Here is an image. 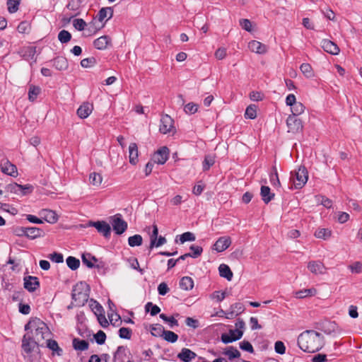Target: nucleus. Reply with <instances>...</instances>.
Returning a JSON list of instances; mask_svg holds the SVG:
<instances>
[{"label":"nucleus","instance_id":"obj_24","mask_svg":"<svg viewBox=\"0 0 362 362\" xmlns=\"http://www.w3.org/2000/svg\"><path fill=\"white\" fill-rule=\"evenodd\" d=\"M127 348L124 346H119L114 354L113 362H124L126 357Z\"/></svg>","mask_w":362,"mask_h":362},{"label":"nucleus","instance_id":"obj_59","mask_svg":"<svg viewBox=\"0 0 362 362\" xmlns=\"http://www.w3.org/2000/svg\"><path fill=\"white\" fill-rule=\"evenodd\" d=\"M96 64L95 57L85 58L81 61V65L83 68H88L94 66Z\"/></svg>","mask_w":362,"mask_h":362},{"label":"nucleus","instance_id":"obj_38","mask_svg":"<svg viewBox=\"0 0 362 362\" xmlns=\"http://www.w3.org/2000/svg\"><path fill=\"white\" fill-rule=\"evenodd\" d=\"M332 235V232L328 228H318L315 232V236L317 238L324 240L328 239Z\"/></svg>","mask_w":362,"mask_h":362},{"label":"nucleus","instance_id":"obj_3","mask_svg":"<svg viewBox=\"0 0 362 362\" xmlns=\"http://www.w3.org/2000/svg\"><path fill=\"white\" fill-rule=\"evenodd\" d=\"M30 334H25L21 340V349L23 351V356L27 362H33V359L31 354L36 351L41 356L40 347H44L45 343H39Z\"/></svg>","mask_w":362,"mask_h":362},{"label":"nucleus","instance_id":"obj_50","mask_svg":"<svg viewBox=\"0 0 362 362\" xmlns=\"http://www.w3.org/2000/svg\"><path fill=\"white\" fill-rule=\"evenodd\" d=\"M21 0H7L8 11L9 13H13L18 10V6Z\"/></svg>","mask_w":362,"mask_h":362},{"label":"nucleus","instance_id":"obj_2","mask_svg":"<svg viewBox=\"0 0 362 362\" xmlns=\"http://www.w3.org/2000/svg\"><path fill=\"white\" fill-rule=\"evenodd\" d=\"M24 329L26 334H30L39 343H45V339L52 334L47 325L38 317H31Z\"/></svg>","mask_w":362,"mask_h":362},{"label":"nucleus","instance_id":"obj_32","mask_svg":"<svg viewBox=\"0 0 362 362\" xmlns=\"http://www.w3.org/2000/svg\"><path fill=\"white\" fill-rule=\"evenodd\" d=\"M93 260L95 262H98V259H96L94 256H92L89 253L83 254L82 255V262L84 264H86L88 268H93L95 267H99V265L95 266L92 262Z\"/></svg>","mask_w":362,"mask_h":362},{"label":"nucleus","instance_id":"obj_49","mask_svg":"<svg viewBox=\"0 0 362 362\" xmlns=\"http://www.w3.org/2000/svg\"><path fill=\"white\" fill-rule=\"evenodd\" d=\"M103 180V177L100 174L92 173L89 175V181L94 186H99Z\"/></svg>","mask_w":362,"mask_h":362},{"label":"nucleus","instance_id":"obj_23","mask_svg":"<svg viewBox=\"0 0 362 362\" xmlns=\"http://www.w3.org/2000/svg\"><path fill=\"white\" fill-rule=\"evenodd\" d=\"M129 163L136 165L138 162V146L136 143H131L129 146Z\"/></svg>","mask_w":362,"mask_h":362},{"label":"nucleus","instance_id":"obj_60","mask_svg":"<svg viewBox=\"0 0 362 362\" xmlns=\"http://www.w3.org/2000/svg\"><path fill=\"white\" fill-rule=\"evenodd\" d=\"M194 240H195V235L191 232H185L180 236V241L181 243Z\"/></svg>","mask_w":362,"mask_h":362},{"label":"nucleus","instance_id":"obj_58","mask_svg":"<svg viewBox=\"0 0 362 362\" xmlns=\"http://www.w3.org/2000/svg\"><path fill=\"white\" fill-rule=\"evenodd\" d=\"M94 338L95 339V341L98 344L102 345L105 342L106 340V334L105 333L102 331L99 330L95 335Z\"/></svg>","mask_w":362,"mask_h":362},{"label":"nucleus","instance_id":"obj_44","mask_svg":"<svg viewBox=\"0 0 362 362\" xmlns=\"http://www.w3.org/2000/svg\"><path fill=\"white\" fill-rule=\"evenodd\" d=\"M145 310L146 312H150V314L152 316H155L160 312V308L157 305L153 304L151 302H148L146 304Z\"/></svg>","mask_w":362,"mask_h":362},{"label":"nucleus","instance_id":"obj_48","mask_svg":"<svg viewBox=\"0 0 362 362\" xmlns=\"http://www.w3.org/2000/svg\"><path fill=\"white\" fill-rule=\"evenodd\" d=\"M242 337V333L238 332L237 337H231L229 334H222L221 341L224 344H229L233 341H237Z\"/></svg>","mask_w":362,"mask_h":362},{"label":"nucleus","instance_id":"obj_9","mask_svg":"<svg viewBox=\"0 0 362 362\" xmlns=\"http://www.w3.org/2000/svg\"><path fill=\"white\" fill-rule=\"evenodd\" d=\"M169 152L170 151L166 146L159 148L153 156L152 160L153 163L160 165L164 164L168 159Z\"/></svg>","mask_w":362,"mask_h":362},{"label":"nucleus","instance_id":"obj_4","mask_svg":"<svg viewBox=\"0 0 362 362\" xmlns=\"http://www.w3.org/2000/svg\"><path fill=\"white\" fill-rule=\"evenodd\" d=\"M90 286L84 282L77 283L72 289L71 297L76 303V306H83L88 301L90 294Z\"/></svg>","mask_w":362,"mask_h":362},{"label":"nucleus","instance_id":"obj_52","mask_svg":"<svg viewBox=\"0 0 362 362\" xmlns=\"http://www.w3.org/2000/svg\"><path fill=\"white\" fill-rule=\"evenodd\" d=\"M300 69L305 77L310 78L313 76V69L309 64H302Z\"/></svg>","mask_w":362,"mask_h":362},{"label":"nucleus","instance_id":"obj_56","mask_svg":"<svg viewBox=\"0 0 362 362\" xmlns=\"http://www.w3.org/2000/svg\"><path fill=\"white\" fill-rule=\"evenodd\" d=\"M215 163L214 158L211 156H206L203 161V170H208Z\"/></svg>","mask_w":362,"mask_h":362},{"label":"nucleus","instance_id":"obj_19","mask_svg":"<svg viewBox=\"0 0 362 362\" xmlns=\"http://www.w3.org/2000/svg\"><path fill=\"white\" fill-rule=\"evenodd\" d=\"M248 48L250 51L257 54H264L267 51V47L265 45L256 40L250 41L248 43Z\"/></svg>","mask_w":362,"mask_h":362},{"label":"nucleus","instance_id":"obj_45","mask_svg":"<svg viewBox=\"0 0 362 362\" xmlns=\"http://www.w3.org/2000/svg\"><path fill=\"white\" fill-rule=\"evenodd\" d=\"M71 33L66 30H61L58 34V40L62 44L69 42L71 40Z\"/></svg>","mask_w":362,"mask_h":362},{"label":"nucleus","instance_id":"obj_37","mask_svg":"<svg viewBox=\"0 0 362 362\" xmlns=\"http://www.w3.org/2000/svg\"><path fill=\"white\" fill-rule=\"evenodd\" d=\"M151 334L154 337H163V334L165 332V329L163 325H161L160 324H156V325H151Z\"/></svg>","mask_w":362,"mask_h":362},{"label":"nucleus","instance_id":"obj_11","mask_svg":"<svg viewBox=\"0 0 362 362\" xmlns=\"http://www.w3.org/2000/svg\"><path fill=\"white\" fill-rule=\"evenodd\" d=\"M307 267L308 270L315 275L324 274L327 270L324 264L320 261H310Z\"/></svg>","mask_w":362,"mask_h":362},{"label":"nucleus","instance_id":"obj_26","mask_svg":"<svg viewBox=\"0 0 362 362\" xmlns=\"http://www.w3.org/2000/svg\"><path fill=\"white\" fill-rule=\"evenodd\" d=\"M45 344H46V347L52 350L53 352H55L58 356H61L62 354V349L59 346L57 341L54 339H51L49 337L45 339Z\"/></svg>","mask_w":362,"mask_h":362},{"label":"nucleus","instance_id":"obj_62","mask_svg":"<svg viewBox=\"0 0 362 362\" xmlns=\"http://www.w3.org/2000/svg\"><path fill=\"white\" fill-rule=\"evenodd\" d=\"M198 110V105L194 103H187L185 107L184 110L187 114H194L197 112Z\"/></svg>","mask_w":362,"mask_h":362},{"label":"nucleus","instance_id":"obj_64","mask_svg":"<svg viewBox=\"0 0 362 362\" xmlns=\"http://www.w3.org/2000/svg\"><path fill=\"white\" fill-rule=\"evenodd\" d=\"M349 268L352 273L360 274L362 272V263L360 262H356L353 264L349 265Z\"/></svg>","mask_w":362,"mask_h":362},{"label":"nucleus","instance_id":"obj_33","mask_svg":"<svg viewBox=\"0 0 362 362\" xmlns=\"http://www.w3.org/2000/svg\"><path fill=\"white\" fill-rule=\"evenodd\" d=\"M260 195L265 204H268L272 200L271 189L268 186L261 187Z\"/></svg>","mask_w":362,"mask_h":362},{"label":"nucleus","instance_id":"obj_14","mask_svg":"<svg viewBox=\"0 0 362 362\" xmlns=\"http://www.w3.org/2000/svg\"><path fill=\"white\" fill-rule=\"evenodd\" d=\"M7 188L11 192L18 193L21 192L24 195L32 192L33 189V187L30 185H21L17 183L8 185Z\"/></svg>","mask_w":362,"mask_h":362},{"label":"nucleus","instance_id":"obj_7","mask_svg":"<svg viewBox=\"0 0 362 362\" xmlns=\"http://www.w3.org/2000/svg\"><path fill=\"white\" fill-rule=\"evenodd\" d=\"M112 226L115 233L122 235L127 229V223L122 218L121 214H117L112 217Z\"/></svg>","mask_w":362,"mask_h":362},{"label":"nucleus","instance_id":"obj_51","mask_svg":"<svg viewBox=\"0 0 362 362\" xmlns=\"http://www.w3.org/2000/svg\"><path fill=\"white\" fill-rule=\"evenodd\" d=\"M45 219L50 223H54L57 221L58 217L54 211L52 210H46L45 214Z\"/></svg>","mask_w":362,"mask_h":362},{"label":"nucleus","instance_id":"obj_34","mask_svg":"<svg viewBox=\"0 0 362 362\" xmlns=\"http://www.w3.org/2000/svg\"><path fill=\"white\" fill-rule=\"evenodd\" d=\"M89 306L96 316L104 313L103 306L93 299H90Z\"/></svg>","mask_w":362,"mask_h":362},{"label":"nucleus","instance_id":"obj_29","mask_svg":"<svg viewBox=\"0 0 362 362\" xmlns=\"http://www.w3.org/2000/svg\"><path fill=\"white\" fill-rule=\"evenodd\" d=\"M179 284L182 290L189 291L194 287V281L189 276H184L180 279Z\"/></svg>","mask_w":362,"mask_h":362},{"label":"nucleus","instance_id":"obj_25","mask_svg":"<svg viewBox=\"0 0 362 362\" xmlns=\"http://www.w3.org/2000/svg\"><path fill=\"white\" fill-rule=\"evenodd\" d=\"M110 42V40L109 37L107 35H103L95 40L93 42V45L98 49H105L107 48Z\"/></svg>","mask_w":362,"mask_h":362},{"label":"nucleus","instance_id":"obj_5","mask_svg":"<svg viewBox=\"0 0 362 362\" xmlns=\"http://www.w3.org/2000/svg\"><path fill=\"white\" fill-rule=\"evenodd\" d=\"M308 178V170L305 166H300L294 173H291V180L296 189L302 188Z\"/></svg>","mask_w":362,"mask_h":362},{"label":"nucleus","instance_id":"obj_31","mask_svg":"<svg viewBox=\"0 0 362 362\" xmlns=\"http://www.w3.org/2000/svg\"><path fill=\"white\" fill-rule=\"evenodd\" d=\"M316 293L317 290L315 288H310L296 291L295 296L297 298H304L308 296H314Z\"/></svg>","mask_w":362,"mask_h":362},{"label":"nucleus","instance_id":"obj_42","mask_svg":"<svg viewBox=\"0 0 362 362\" xmlns=\"http://www.w3.org/2000/svg\"><path fill=\"white\" fill-rule=\"evenodd\" d=\"M163 338L168 342L175 343L178 339V335L170 330H165Z\"/></svg>","mask_w":362,"mask_h":362},{"label":"nucleus","instance_id":"obj_17","mask_svg":"<svg viewBox=\"0 0 362 362\" xmlns=\"http://www.w3.org/2000/svg\"><path fill=\"white\" fill-rule=\"evenodd\" d=\"M321 46L325 52L331 54L335 55L339 52V48L338 46L334 42L329 40H322L321 42Z\"/></svg>","mask_w":362,"mask_h":362},{"label":"nucleus","instance_id":"obj_43","mask_svg":"<svg viewBox=\"0 0 362 362\" xmlns=\"http://www.w3.org/2000/svg\"><path fill=\"white\" fill-rule=\"evenodd\" d=\"M66 264L71 270L77 269L80 266V261L78 259L69 256L66 258Z\"/></svg>","mask_w":362,"mask_h":362},{"label":"nucleus","instance_id":"obj_54","mask_svg":"<svg viewBox=\"0 0 362 362\" xmlns=\"http://www.w3.org/2000/svg\"><path fill=\"white\" fill-rule=\"evenodd\" d=\"M132 331L128 327H121L119 329V336L122 339H130L132 337Z\"/></svg>","mask_w":362,"mask_h":362},{"label":"nucleus","instance_id":"obj_15","mask_svg":"<svg viewBox=\"0 0 362 362\" xmlns=\"http://www.w3.org/2000/svg\"><path fill=\"white\" fill-rule=\"evenodd\" d=\"M231 244L230 237L223 236L219 238L214 245V249L218 252L226 250Z\"/></svg>","mask_w":362,"mask_h":362},{"label":"nucleus","instance_id":"obj_47","mask_svg":"<svg viewBox=\"0 0 362 362\" xmlns=\"http://www.w3.org/2000/svg\"><path fill=\"white\" fill-rule=\"evenodd\" d=\"M160 318L163 321L168 322L170 328H173L174 327H177L179 325L177 320L173 317H168L165 314L162 313L160 315Z\"/></svg>","mask_w":362,"mask_h":362},{"label":"nucleus","instance_id":"obj_40","mask_svg":"<svg viewBox=\"0 0 362 362\" xmlns=\"http://www.w3.org/2000/svg\"><path fill=\"white\" fill-rule=\"evenodd\" d=\"M107 12L110 13L109 19L111 18L113 16V10L111 7H106V8H102L98 13V18L99 21H103L107 15Z\"/></svg>","mask_w":362,"mask_h":362},{"label":"nucleus","instance_id":"obj_18","mask_svg":"<svg viewBox=\"0 0 362 362\" xmlns=\"http://www.w3.org/2000/svg\"><path fill=\"white\" fill-rule=\"evenodd\" d=\"M196 356L197 354L187 348H183L177 354V358L183 362H191Z\"/></svg>","mask_w":362,"mask_h":362},{"label":"nucleus","instance_id":"obj_55","mask_svg":"<svg viewBox=\"0 0 362 362\" xmlns=\"http://www.w3.org/2000/svg\"><path fill=\"white\" fill-rule=\"evenodd\" d=\"M240 25L242 27L243 29L251 33L252 31V23L246 18L240 19Z\"/></svg>","mask_w":362,"mask_h":362},{"label":"nucleus","instance_id":"obj_36","mask_svg":"<svg viewBox=\"0 0 362 362\" xmlns=\"http://www.w3.org/2000/svg\"><path fill=\"white\" fill-rule=\"evenodd\" d=\"M305 108V107L302 103L297 102L291 107V110L292 112L291 115H295L296 117H297L298 115H300L304 112Z\"/></svg>","mask_w":362,"mask_h":362},{"label":"nucleus","instance_id":"obj_46","mask_svg":"<svg viewBox=\"0 0 362 362\" xmlns=\"http://www.w3.org/2000/svg\"><path fill=\"white\" fill-rule=\"evenodd\" d=\"M142 237L140 235H134L128 238L129 245L131 247L140 246L142 244Z\"/></svg>","mask_w":362,"mask_h":362},{"label":"nucleus","instance_id":"obj_16","mask_svg":"<svg viewBox=\"0 0 362 362\" xmlns=\"http://www.w3.org/2000/svg\"><path fill=\"white\" fill-rule=\"evenodd\" d=\"M93 110V106L88 102H85L77 110V115L81 119L87 118Z\"/></svg>","mask_w":362,"mask_h":362},{"label":"nucleus","instance_id":"obj_35","mask_svg":"<svg viewBox=\"0 0 362 362\" xmlns=\"http://www.w3.org/2000/svg\"><path fill=\"white\" fill-rule=\"evenodd\" d=\"M41 88L39 86L31 85L28 90V99L33 102L36 100L37 95L40 93Z\"/></svg>","mask_w":362,"mask_h":362},{"label":"nucleus","instance_id":"obj_21","mask_svg":"<svg viewBox=\"0 0 362 362\" xmlns=\"http://www.w3.org/2000/svg\"><path fill=\"white\" fill-rule=\"evenodd\" d=\"M1 171L4 173L14 177L18 175L16 166L8 160L1 165Z\"/></svg>","mask_w":362,"mask_h":362},{"label":"nucleus","instance_id":"obj_20","mask_svg":"<svg viewBox=\"0 0 362 362\" xmlns=\"http://www.w3.org/2000/svg\"><path fill=\"white\" fill-rule=\"evenodd\" d=\"M44 231L37 227H27L25 237L30 240H34L40 237L44 236Z\"/></svg>","mask_w":362,"mask_h":362},{"label":"nucleus","instance_id":"obj_61","mask_svg":"<svg viewBox=\"0 0 362 362\" xmlns=\"http://www.w3.org/2000/svg\"><path fill=\"white\" fill-rule=\"evenodd\" d=\"M73 25L76 30H78L79 31H82L85 29L86 23L82 18H76V19L74 20Z\"/></svg>","mask_w":362,"mask_h":362},{"label":"nucleus","instance_id":"obj_6","mask_svg":"<svg viewBox=\"0 0 362 362\" xmlns=\"http://www.w3.org/2000/svg\"><path fill=\"white\" fill-rule=\"evenodd\" d=\"M286 125L288 127V132L297 134L302 132L303 128V122L301 119L295 115H289L286 119Z\"/></svg>","mask_w":362,"mask_h":362},{"label":"nucleus","instance_id":"obj_63","mask_svg":"<svg viewBox=\"0 0 362 362\" xmlns=\"http://www.w3.org/2000/svg\"><path fill=\"white\" fill-rule=\"evenodd\" d=\"M239 346H240V348L243 351H247L251 354L254 353L253 346L251 344V343L249 342L248 341L244 340V341L240 342Z\"/></svg>","mask_w":362,"mask_h":362},{"label":"nucleus","instance_id":"obj_39","mask_svg":"<svg viewBox=\"0 0 362 362\" xmlns=\"http://www.w3.org/2000/svg\"><path fill=\"white\" fill-rule=\"evenodd\" d=\"M223 354L228 356V359L230 361L240 356V352L233 346H229Z\"/></svg>","mask_w":362,"mask_h":362},{"label":"nucleus","instance_id":"obj_57","mask_svg":"<svg viewBox=\"0 0 362 362\" xmlns=\"http://www.w3.org/2000/svg\"><path fill=\"white\" fill-rule=\"evenodd\" d=\"M286 346L281 341H276L274 344L275 352L278 354L283 355L286 353Z\"/></svg>","mask_w":362,"mask_h":362},{"label":"nucleus","instance_id":"obj_1","mask_svg":"<svg viewBox=\"0 0 362 362\" xmlns=\"http://www.w3.org/2000/svg\"><path fill=\"white\" fill-rule=\"evenodd\" d=\"M323 336L314 330H307L298 338V345L301 350L308 353H315L324 346Z\"/></svg>","mask_w":362,"mask_h":362},{"label":"nucleus","instance_id":"obj_53","mask_svg":"<svg viewBox=\"0 0 362 362\" xmlns=\"http://www.w3.org/2000/svg\"><path fill=\"white\" fill-rule=\"evenodd\" d=\"M189 250L192 251V252H189L190 257H192V258H197V257H199L203 252V249L201 246H198V245H192L189 247Z\"/></svg>","mask_w":362,"mask_h":362},{"label":"nucleus","instance_id":"obj_28","mask_svg":"<svg viewBox=\"0 0 362 362\" xmlns=\"http://www.w3.org/2000/svg\"><path fill=\"white\" fill-rule=\"evenodd\" d=\"M245 310V308L243 303H235L230 306V312L228 313L229 316L228 318H233L234 316H237L241 314Z\"/></svg>","mask_w":362,"mask_h":362},{"label":"nucleus","instance_id":"obj_8","mask_svg":"<svg viewBox=\"0 0 362 362\" xmlns=\"http://www.w3.org/2000/svg\"><path fill=\"white\" fill-rule=\"evenodd\" d=\"M90 225L95 227L98 233H101L105 238H109L111 235V227L105 221L90 222Z\"/></svg>","mask_w":362,"mask_h":362},{"label":"nucleus","instance_id":"obj_30","mask_svg":"<svg viewBox=\"0 0 362 362\" xmlns=\"http://www.w3.org/2000/svg\"><path fill=\"white\" fill-rule=\"evenodd\" d=\"M218 271L221 277L226 278L228 281L232 279L233 272L228 265L221 264L218 267Z\"/></svg>","mask_w":362,"mask_h":362},{"label":"nucleus","instance_id":"obj_13","mask_svg":"<svg viewBox=\"0 0 362 362\" xmlns=\"http://www.w3.org/2000/svg\"><path fill=\"white\" fill-rule=\"evenodd\" d=\"M18 54L21 57H22L25 60H33V62H36V58H35L36 54L35 47H23L18 52Z\"/></svg>","mask_w":362,"mask_h":362},{"label":"nucleus","instance_id":"obj_27","mask_svg":"<svg viewBox=\"0 0 362 362\" xmlns=\"http://www.w3.org/2000/svg\"><path fill=\"white\" fill-rule=\"evenodd\" d=\"M72 345L75 350L78 351H86L89 347V343L84 339H80L78 338H74L72 341Z\"/></svg>","mask_w":362,"mask_h":362},{"label":"nucleus","instance_id":"obj_10","mask_svg":"<svg viewBox=\"0 0 362 362\" xmlns=\"http://www.w3.org/2000/svg\"><path fill=\"white\" fill-rule=\"evenodd\" d=\"M23 281V286L29 292H34L40 287V281L36 276H26Z\"/></svg>","mask_w":362,"mask_h":362},{"label":"nucleus","instance_id":"obj_22","mask_svg":"<svg viewBox=\"0 0 362 362\" xmlns=\"http://www.w3.org/2000/svg\"><path fill=\"white\" fill-rule=\"evenodd\" d=\"M53 66L59 71L66 70L69 66L68 60L62 56L57 57L53 59Z\"/></svg>","mask_w":362,"mask_h":362},{"label":"nucleus","instance_id":"obj_41","mask_svg":"<svg viewBox=\"0 0 362 362\" xmlns=\"http://www.w3.org/2000/svg\"><path fill=\"white\" fill-rule=\"evenodd\" d=\"M245 117L247 119H255L257 117V106L254 104L250 105L246 108Z\"/></svg>","mask_w":362,"mask_h":362},{"label":"nucleus","instance_id":"obj_12","mask_svg":"<svg viewBox=\"0 0 362 362\" xmlns=\"http://www.w3.org/2000/svg\"><path fill=\"white\" fill-rule=\"evenodd\" d=\"M173 119L168 115L162 116L160 119V124L159 131L162 134L170 132L173 127Z\"/></svg>","mask_w":362,"mask_h":362}]
</instances>
